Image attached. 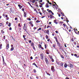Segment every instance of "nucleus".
<instances>
[{
	"label": "nucleus",
	"mask_w": 79,
	"mask_h": 79,
	"mask_svg": "<svg viewBox=\"0 0 79 79\" xmlns=\"http://www.w3.org/2000/svg\"><path fill=\"white\" fill-rule=\"evenodd\" d=\"M57 42V45H58V46L59 47V48L60 50L62 48V47L61 46V45H60V43L58 42V39H57V38H55Z\"/></svg>",
	"instance_id": "1"
},
{
	"label": "nucleus",
	"mask_w": 79,
	"mask_h": 79,
	"mask_svg": "<svg viewBox=\"0 0 79 79\" xmlns=\"http://www.w3.org/2000/svg\"><path fill=\"white\" fill-rule=\"evenodd\" d=\"M27 25H26V23H24V24L23 27V28L25 31H26V30H27Z\"/></svg>",
	"instance_id": "2"
},
{
	"label": "nucleus",
	"mask_w": 79,
	"mask_h": 79,
	"mask_svg": "<svg viewBox=\"0 0 79 79\" xmlns=\"http://www.w3.org/2000/svg\"><path fill=\"white\" fill-rule=\"evenodd\" d=\"M44 54H40V59L44 60Z\"/></svg>",
	"instance_id": "3"
},
{
	"label": "nucleus",
	"mask_w": 79,
	"mask_h": 79,
	"mask_svg": "<svg viewBox=\"0 0 79 79\" xmlns=\"http://www.w3.org/2000/svg\"><path fill=\"white\" fill-rule=\"evenodd\" d=\"M29 24H31V25L32 27H33L34 26V25L32 23H33V22L32 21H31L29 22Z\"/></svg>",
	"instance_id": "4"
},
{
	"label": "nucleus",
	"mask_w": 79,
	"mask_h": 79,
	"mask_svg": "<svg viewBox=\"0 0 79 79\" xmlns=\"http://www.w3.org/2000/svg\"><path fill=\"white\" fill-rule=\"evenodd\" d=\"M69 67L70 69H72V68H73V66L72 64H69Z\"/></svg>",
	"instance_id": "5"
},
{
	"label": "nucleus",
	"mask_w": 79,
	"mask_h": 79,
	"mask_svg": "<svg viewBox=\"0 0 79 79\" xmlns=\"http://www.w3.org/2000/svg\"><path fill=\"white\" fill-rule=\"evenodd\" d=\"M24 14H23V16L24 17L26 18V15H27L26 12H24V11H23Z\"/></svg>",
	"instance_id": "6"
},
{
	"label": "nucleus",
	"mask_w": 79,
	"mask_h": 79,
	"mask_svg": "<svg viewBox=\"0 0 79 79\" xmlns=\"http://www.w3.org/2000/svg\"><path fill=\"white\" fill-rule=\"evenodd\" d=\"M35 0H30L31 2L32 3H34L35 2Z\"/></svg>",
	"instance_id": "7"
},
{
	"label": "nucleus",
	"mask_w": 79,
	"mask_h": 79,
	"mask_svg": "<svg viewBox=\"0 0 79 79\" xmlns=\"http://www.w3.org/2000/svg\"><path fill=\"white\" fill-rule=\"evenodd\" d=\"M18 6L19 7V9H21L23 8V6H21L20 4H19L18 5Z\"/></svg>",
	"instance_id": "8"
},
{
	"label": "nucleus",
	"mask_w": 79,
	"mask_h": 79,
	"mask_svg": "<svg viewBox=\"0 0 79 79\" xmlns=\"http://www.w3.org/2000/svg\"><path fill=\"white\" fill-rule=\"evenodd\" d=\"M45 60L46 63H47V64H48V59H47V58H45Z\"/></svg>",
	"instance_id": "9"
},
{
	"label": "nucleus",
	"mask_w": 79,
	"mask_h": 79,
	"mask_svg": "<svg viewBox=\"0 0 79 79\" xmlns=\"http://www.w3.org/2000/svg\"><path fill=\"white\" fill-rule=\"evenodd\" d=\"M60 66H62V67H63V64H64V63H63V62H60Z\"/></svg>",
	"instance_id": "10"
},
{
	"label": "nucleus",
	"mask_w": 79,
	"mask_h": 79,
	"mask_svg": "<svg viewBox=\"0 0 79 79\" xmlns=\"http://www.w3.org/2000/svg\"><path fill=\"white\" fill-rule=\"evenodd\" d=\"M51 70L53 72H54V71H53V70H54V67L53 66H52Z\"/></svg>",
	"instance_id": "11"
},
{
	"label": "nucleus",
	"mask_w": 79,
	"mask_h": 79,
	"mask_svg": "<svg viewBox=\"0 0 79 79\" xmlns=\"http://www.w3.org/2000/svg\"><path fill=\"white\" fill-rule=\"evenodd\" d=\"M45 7L46 8H48L49 7V6H48V3H47L45 5Z\"/></svg>",
	"instance_id": "12"
},
{
	"label": "nucleus",
	"mask_w": 79,
	"mask_h": 79,
	"mask_svg": "<svg viewBox=\"0 0 79 79\" xmlns=\"http://www.w3.org/2000/svg\"><path fill=\"white\" fill-rule=\"evenodd\" d=\"M32 65H34L35 66H36V68H38V66H37V65L36 64H35V63H33V64H32Z\"/></svg>",
	"instance_id": "13"
},
{
	"label": "nucleus",
	"mask_w": 79,
	"mask_h": 79,
	"mask_svg": "<svg viewBox=\"0 0 79 79\" xmlns=\"http://www.w3.org/2000/svg\"><path fill=\"white\" fill-rule=\"evenodd\" d=\"M6 49H8L9 48V44H8L6 46Z\"/></svg>",
	"instance_id": "14"
},
{
	"label": "nucleus",
	"mask_w": 79,
	"mask_h": 79,
	"mask_svg": "<svg viewBox=\"0 0 79 79\" xmlns=\"http://www.w3.org/2000/svg\"><path fill=\"white\" fill-rule=\"evenodd\" d=\"M67 66H68V65H67V64H66V63H65L64 65V68H67Z\"/></svg>",
	"instance_id": "15"
},
{
	"label": "nucleus",
	"mask_w": 79,
	"mask_h": 79,
	"mask_svg": "<svg viewBox=\"0 0 79 79\" xmlns=\"http://www.w3.org/2000/svg\"><path fill=\"white\" fill-rule=\"evenodd\" d=\"M54 23H55V24H58V22H56V20H54Z\"/></svg>",
	"instance_id": "16"
},
{
	"label": "nucleus",
	"mask_w": 79,
	"mask_h": 79,
	"mask_svg": "<svg viewBox=\"0 0 79 79\" xmlns=\"http://www.w3.org/2000/svg\"><path fill=\"white\" fill-rule=\"evenodd\" d=\"M31 46L32 47H34V43H31Z\"/></svg>",
	"instance_id": "17"
},
{
	"label": "nucleus",
	"mask_w": 79,
	"mask_h": 79,
	"mask_svg": "<svg viewBox=\"0 0 79 79\" xmlns=\"http://www.w3.org/2000/svg\"><path fill=\"white\" fill-rule=\"evenodd\" d=\"M46 33L48 34H49V30H46Z\"/></svg>",
	"instance_id": "18"
},
{
	"label": "nucleus",
	"mask_w": 79,
	"mask_h": 79,
	"mask_svg": "<svg viewBox=\"0 0 79 79\" xmlns=\"http://www.w3.org/2000/svg\"><path fill=\"white\" fill-rule=\"evenodd\" d=\"M49 17L51 19L53 18V16L52 15H50L49 16Z\"/></svg>",
	"instance_id": "19"
},
{
	"label": "nucleus",
	"mask_w": 79,
	"mask_h": 79,
	"mask_svg": "<svg viewBox=\"0 0 79 79\" xmlns=\"http://www.w3.org/2000/svg\"><path fill=\"white\" fill-rule=\"evenodd\" d=\"M54 3H55V4H56V8H58V5H57L56 4V2H55Z\"/></svg>",
	"instance_id": "20"
},
{
	"label": "nucleus",
	"mask_w": 79,
	"mask_h": 79,
	"mask_svg": "<svg viewBox=\"0 0 79 79\" xmlns=\"http://www.w3.org/2000/svg\"><path fill=\"white\" fill-rule=\"evenodd\" d=\"M14 50V48L13 47L11 48L10 49V50L13 51Z\"/></svg>",
	"instance_id": "21"
},
{
	"label": "nucleus",
	"mask_w": 79,
	"mask_h": 79,
	"mask_svg": "<svg viewBox=\"0 0 79 79\" xmlns=\"http://www.w3.org/2000/svg\"><path fill=\"white\" fill-rule=\"evenodd\" d=\"M8 26H9V27H11V23H9Z\"/></svg>",
	"instance_id": "22"
},
{
	"label": "nucleus",
	"mask_w": 79,
	"mask_h": 79,
	"mask_svg": "<svg viewBox=\"0 0 79 79\" xmlns=\"http://www.w3.org/2000/svg\"><path fill=\"white\" fill-rule=\"evenodd\" d=\"M46 39H48V36L47 35H46Z\"/></svg>",
	"instance_id": "23"
},
{
	"label": "nucleus",
	"mask_w": 79,
	"mask_h": 79,
	"mask_svg": "<svg viewBox=\"0 0 79 79\" xmlns=\"http://www.w3.org/2000/svg\"><path fill=\"white\" fill-rule=\"evenodd\" d=\"M33 71L34 73H35L37 72V71H36V70H35V69H33Z\"/></svg>",
	"instance_id": "24"
},
{
	"label": "nucleus",
	"mask_w": 79,
	"mask_h": 79,
	"mask_svg": "<svg viewBox=\"0 0 79 79\" xmlns=\"http://www.w3.org/2000/svg\"><path fill=\"white\" fill-rule=\"evenodd\" d=\"M3 64H6V63H5V60H4V61H3Z\"/></svg>",
	"instance_id": "25"
},
{
	"label": "nucleus",
	"mask_w": 79,
	"mask_h": 79,
	"mask_svg": "<svg viewBox=\"0 0 79 79\" xmlns=\"http://www.w3.org/2000/svg\"><path fill=\"white\" fill-rule=\"evenodd\" d=\"M2 44H0V49L2 48Z\"/></svg>",
	"instance_id": "26"
},
{
	"label": "nucleus",
	"mask_w": 79,
	"mask_h": 79,
	"mask_svg": "<svg viewBox=\"0 0 79 79\" xmlns=\"http://www.w3.org/2000/svg\"><path fill=\"white\" fill-rule=\"evenodd\" d=\"M52 47H53V48H55V44H53Z\"/></svg>",
	"instance_id": "27"
},
{
	"label": "nucleus",
	"mask_w": 79,
	"mask_h": 79,
	"mask_svg": "<svg viewBox=\"0 0 79 79\" xmlns=\"http://www.w3.org/2000/svg\"><path fill=\"white\" fill-rule=\"evenodd\" d=\"M41 29V28L40 27L39 28V29H38V31H40Z\"/></svg>",
	"instance_id": "28"
},
{
	"label": "nucleus",
	"mask_w": 79,
	"mask_h": 79,
	"mask_svg": "<svg viewBox=\"0 0 79 79\" xmlns=\"http://www.w3.org/2000/svg\"><path fill=\"white\" fill-rule=\"evenodd\" d=\"M39 48H41L42 47V45H41L39 44Z\"/></svg>",
	"instance_id": "29"
},
{
	"label": "nucleus",
	"mask_w": 79,
	"mask_h": 79,
	"mask_svg": "<svg viewBox=\"0 0 79 79\" xmlns=\"http://www.w3.org/2000/svg\"><path fill=\"white\" fill-rule=\"evenodd\" d=\"M36 23H40V21H39V20H37L36 21Z\"/></svg>",
	"instance_id": "30"
},
{
	"label": "nucleus",
	"mask_w": 79,
	"mask_h": 79,
	"mask_svg": "<svg viewBox=\"0 0 79 79\" xmlns=\"http://www.w3.org/2000/svg\"><path fill=\"white\" fill-rule=\"evenodd\" d=\"M46 73H47V75H48V76H50V74L49 73H47V72H46Z\"/></svg>",
	"instance_id": "31"
},
{
	"label": "nucleus",
	"mask_w": 79,
	"mask_h": 79,
	"mask_svg": "<svg viewBox=\"0 0 79 79\" xmlns=\"http://www.w3.org/2000/svg\"><path fill=\"white\" fill-rule=\"evenodd\" d=\"M61 58H63V59H64V56H63V55H61Z\"/></svg>",
	"instance_id": "32"
},
{
	"label": "nucleus",
	"mask_w": 79,
	"mask_h": 79,
	"mask_svg": "<svg viewBox=\"0 0 79 79\" xmlns=\"http://www.w3.org/2000/svg\"><path fill=\"white\" fill-rule=\"evenodd\" d=\"M3 26V24L2 23H0V26Z\"/></svg>",
	"instance_id": "33"
},
{
	"label": "nucleus",
	"mask_w": 79,
	"mask_h": 79,
	"mask_svg": "<svg viewBox=\"0 0 79 79\" xmlns=\"http://www.w3.org/2000/svg\"><path fill=\"white\" fill-rule=\"evenodd\" d=\"M61 14L63 16H64V13H63L62 12H61Z\"/></svg>",
	"instance_id": "34"
},
{
	"label": "nucleus",
	"mask_w": 79,
	"mask_h": 79,
	"mask_svg": "<svg viewBox=\"0 0 79 79\" xmlns=\"http://www.w3.org/2000/svg\"><path fill=\"white\" fill-rule=\"evenodd\" d=\"M37 29V28L35 27H34L33 28V29L34 30H35Z\"/></svg>",
	"instance_id": "35"
},
{
	"label": "nucleus",
	"mask_w": 79,
	"mask_h": 79,
	"mask_svg": "<svg viewBox=\"0 0 79 79\" xmlns=\"http://www.w3.org/2000/svg\"><path fill=\"white\" fill-rule=\"evenodd\" d=\"M28 20H29V21H31V18H28L27 19Z\"/></svg>",
	"instance_id": "36"
},
{
	"label": "nucleus",
	"mask_w": 79,
	"mask_h": 79,
	"mask_svg": "<svg viewBox=\"0 0 79 79\" xmlns=\"http://www.w3.org/2000/svg\"><path fill=\"white\" fill-rule=\"evenodd\" d=\"M2 60L3 61H4V57L3 56H2Z\"/></svg>",
	"instance_id": "37"
},
{
	"label": "nucleus",
	"mask_w": 79,
	"mask_h": 79,
	"mask_svg": "<svg viewBox=\"0 0 79 79\" xmlns=\"http://www.w3.org/2000/svg\"><path fill=\"white\" fill-rule=\"evenodd\" d=\"M74 56H77V54H74Z\"/></svg>",
	"instance_id": "38"
},
{
	"label": "nucleus",
	"mask_w": 79,
	"mask_h": 79,
	"mask_svg": "<svg viewBox=\"0 0 79 79\" xmlns=\"http://www.w3.org/2000/svg\"><path fill=\"white\" fill-rule=\"evenodd\" d=\"M44 47H45V48H47V45L45 44Z\"/></svg>",
	"instance_id": "39"
},
{
	"label": "nucleus",
	"mask_w": 79,
	"mask_h": 79,
	"mask_svg": "<svg viewBox=\"0 0 79 79\" xmlns=\"http://www.w3.org/2000/svg\"><path fill=\"white\" fill-rule=\"evenodd\" d=\"M63 22H61V21L59 22V23H60V24H63Z\"/></svg>",
	"instance_id": "40"
},
{
	"label": "nucleus",
	"mask_w": 79,
	"mask_h": 79,
	"mask_svg": "<svg viewBox=\"0 0 79 79\" xmlns=\"http://www.w3.org/2000/svg\"><path fill=\"white\" fill-rule=\"evenodd\" d=\"M52 11L51 10H49L48 12V13H51Z\"/></svg>",
	"instance_id": "41"
},
{
	"label": "nucleus",
	"mask_w": 79,
	"mask_h": 79,
	"mask_svg": "<svg viewBox=\"0 0 79 79\" xmlns=\"http://www.w3.org/2000/svg\"><path fill=\"white\" fill-rule=\"evenodd\" d=\"M66 20H67V21L68 22H69V20H68V19L67 18H66Z\"/></svg>",
	"instance_id": "42"
},
{
	"label": "nucleus",
	"mask_w": 79,
	"mask_h": 79,
	"mask_svg": "<svg viewBox=\"0 0 79 79\" xmlns=\"http://www.w3.org/2000/svg\"><path fill=\"white\" fill-rule=\"evenodd\" d=\"M44 3H45V2H43L42 3V5H43L44 4Z\"/></svg>",
	"instance_id": "43"
},
{
	"label": "nucleus",
	"mask_w": 79,
	"mask_h": 79,
	"mask_svg": "<svg viewBox=\"0 0 79 79\" xmlns=\"http://www.w3.org/2000/svg\"><path fill=\"white\" fill-rule=\"evenodd\" d=\"M22 10L23 12L24 11V8H22Z\"/></svg>",
	"instance_id": "44"
},
{
	"label": "nucleus",
	"mask_w": 79,
	"mask_h": 79,
	"mask_svg": "<svg viewBox=\"0 0 79 79\" xmlns=\"http://www.w3.org/2000/svg\"><path fill=\"white\" fill-rule=\"evenodd\" d=\"M3 39H4V40H5V36H4L3 37Z\"/></svg>",
	"instance_id": "45"
},
{
	"label": "nucleus",
	"mask_w": 79,
	"mask_h": 79,
	"mask_svg": "<svg viewBox=\"0 0 79 79\" xmlns=\"http://www.w3.org/2000/svg\"><path fill=\"white\" fill-rule=\"evenodd\" d=\"M46 27H47V26H46V25H45L44 27V29H46Z\"/></svg>",
	"instance_id": "46"
},
{
	"label": "nucleus",
	"mask_w": 79,
	"mask_h": 79,
	"mask_svg": "<svg viewBox=\"0 0 79 79\" xmlns=\"http://www.w3.org/2000/svg\"><path fill=\"white\" fill-rule=\"evenodd\" d=\"M6 20H8V19H9V17H7L6 18Z\"/></svg>",
	"instance_id": "47"
},
{
	"label": "nucleus",
	"mask_w": 79,
	"mask_h": 79,
	"mask_svg": "<svg viewBox=\"0 0 79 79\" xmlns=\"http://www.w3.org/2000/svg\"><path fill=\"white\" fill-rule=\"evenodd\" d=\"M40 8H42V5H40Z\"/></svg>",
	"instance_id": "48"
},
{
	"label": "nucleus",
	"mask_w": 79,
	"mask_h": 79,
	"mask_svg": "<svg viewBox=\"0 0 79 79\" xmlns=\"http://www.w3.org/2000/svg\"><path fill=\"white\" fill-rule=\"evenodd\" d=\"M52 62H54V60H53V59H52Z\"/></svg>",
	"instance_id": "49"
},
{
	"label": "nucleus",
	"mask_w": 79,
	"mask_h": 79,
	"mask_svg": "<svg viewBox=\"0 0 79 79\" xmlns=\"http://www.w3.org/2000/svg\"><path fill=\"white\" fill-rule=\"evenodd\" d=\"M39 2H40V3H42V0H40Z\"/></svg>",
	"instance_id": "50"
},
{
	"label": "nucleus",
	"mask_w": 79,
	"mask_h": 79,
	"mask_svg": "<svg viewBox=\"0 0 79 79\" xmlns=\"http://www.w3.org/2000/svg\"><path fill=\"white\" fill-rule=\"evenodd\" d=\"M45 12H46V11L45 10H44L43 11V13H45Z\"/></svg>",
	"instance_id": "51"
},
{
	"label": "nucleus",
	"mask_w": 79,
	"mask_h": 79,
	"mask_svg": "<svg viewBox=\"0 0 79 79\" xmlns=\"http://www.w3.org/2000/svg\"><path fill=\"white\" fill-rule=\"evenodd\" d=\"M17 19H18V18H17L16 17L15 18V21H16V20H17Z\"/></svg>",
	"instance_id": "52"
},
{
	"label": "nucleus",
	"mask_w": 79,
	"mask_h": 79,
	"mask_svg": "<svg viewBox=\"0 0 79 79\" xmlns=\"http://www.w3.org/2000/svg\"><path fill=\"white\" fill-rule=\"evenodd\" d=\"M30 58L31 60H32V59H33V57H32V56H31L30 57Z\"/></svg>",
	"instance_id": "53"
},
{
	"label": "nucleus",
	"mask_w": 79,
	"mask_h": 79,
	"mask_svg": "<svg viewBox=\"0 0 79 79\" xmlns=\"http://www.w3.org/2000/svg\"><path fill=\"white\" fill-rule=\"evenodd\" d=\"M5 17H6V18H7L8 15H5Z\"/></svg>",
	"instance_id": "54"
},
{
	"label": "nucleus",
	"mask_w": 79,
	"mask_h": 79,
	"mask_svg": "<svg viewBox=\"0 0 79 79\" xmlns=\"http://www.w3.org/2000/svg\"><path fill=\"white\" fill-rule=\"evenodd\" d=\"M49 27H50V26H48L47 27V29H48V28H49Z\"/></svg>",
	"instance_id": "55"
},
{
	"label": "nucleus",
	"mask_w": 79,
	"mask_h": 79,
	"mask_svg": "<svg viewBox=\"0 0 79 79\" xmlns=\"http://www.w3.org/2000/svg\"><path fill=\"white\" fill-rule=\"evenodd\" d=\"M21 25V24H20V23H19V24H18V26H19V27H20V25Z\"/></svg>",
	"instance_id": "56"
},
{
	"label": "nucleus",
	"mask_w": 79,
	"mask_h": 79,
	"mask_svg": "<svg viewBox=\"0 0 79 79\" xmlns=\"http://www.w3.org/2000/svg\"><path fill=\"white\" fill-rule=\"evenodd\" d=\"M71 41H72V42H74V40H73V39L72 38L71 39Z\"/></svg>",
	"instance_id": "57"
},
{
	"label": "nucleus",
	"mask_w": 79,
	"mask_h": 79,
	"mask_svg": "<svg viewBox=\"0 0 79 79\" xmlns=\"http://www.w3.org/2000/svg\"><path fill=\"white\" fill-rule=\"evenodd\" d=\"M31 40H29V43H31Z\"/></svg>",
	"instance_id": "58"
},
{
	"label": "nucleus",
	"mask_w": 79,
	"mask_h": 79,
	"mask_svg": "<svg viewBox=\"0 0 79 79\" xmlns=\"http://www.w3.org/2000/svg\"><path fill=\"white\" fill-rule=\"evenodd\" d=\"M11 29H12V28H11V27H10L9 28V30L11 31Z\"/></svg>",
	"instance_id": "59"
},
{
	"label": "nucleus",
	"mask_w": 79,
	"mask_h": 79,
	"mask_svg": "<svg viewBox=\"0 0 79 79\" xmlns=\"http://www.w3.org/2000/svg\"><path fill=\"white\" fill-rule=\"evenodd\" d=\"M34 19H35V21H36L37 20V18H34Z\"/></svg>",
	"instance_id": "60"
},
{
	"label": "nucleus",
	"mask_w": 79,
	"mask_h": 79,
	"mask_svg": "<svg viewBox=\"0 0 79 79\" xmlns=\"http://www.w3.org/2000/svg\"><path fill=\"white\" fill-rule=\"evenodd\" d=\"M41 49H42V50H44V48H43V47H41Z\"/></svg>",
	"instance_id": "61"
},
{
	"label": "nucleus",
	"mask_w": 79,
	"mask_h": 79,
	"mask_svg": "<svg viewBox=\"0 0 79 79\" xmlns=\"http://www.w3.org/2000/svg\"><path fill=\"white\" fill-rule=\"evenodd\" d=\"M49 52V50H46L47 52Z\"/></svg>",
	"instance_id": "62"
},
{
	"label": "nucleus",
	"mask_w": 79,
	"mask_h": 79,
	"mask_svg": "<svg viewBox=\"0 0 79 79\" xmlns=\"http://www.w3.org/2000/svg\"><path fill=\"white\" fill-rule=\"evenodd\" d=\"M65 79H69V78H68V77H66L65 78Z\"/></svg>",
	"instance_id": "63"
},
{
	"label": "nucleus",
	"mask_w": 79,
	"mask_h": 79,
	"mask_svg": "<svg viewBox=\"0 0 79 79\" xmlns=\"http://www.w3.org/2000/svg\"><path fill=\"white\" fill-rule=\"evenodd\" d=\"M55 32L56 33V34H58V31H56Z\"/></svg>",
	"instance_id": "64"
}]
</instances>
